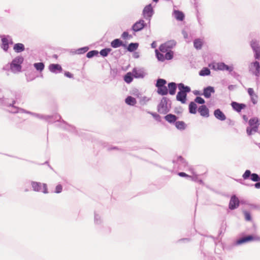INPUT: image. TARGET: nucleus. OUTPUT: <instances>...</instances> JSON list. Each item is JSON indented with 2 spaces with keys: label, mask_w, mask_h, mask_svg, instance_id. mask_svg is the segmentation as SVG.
Instances as JSON below:
<instances>
[{
  "label": "nucleus",
  "mask_w": 260,
  "mask_h": 260,
  "mask_svg": "<svg viewBox=\"0 0 260 260\" xmlns=\"http://www.w3.org/2000/svg\"><path fill=\"white\" fill-rule=\"evenodd\" d=\"M148 113L151 115L156 121H157L158 122H161V116L157 113L152 112H148Z\"/></svg>",
  "instance_id": "obj_46"
},
{
  "label": "nucleus",
  "mask_w": 260,
  "mask_h": 260,
  "mask_svg": "<svg viewBox=\"0 0 260 260\" xmlns=\"http://www.w3.org/2000/svg\"><path fill=\"white\" fill-rule=\"evenodd\" d=\"M177 87L178 88V84H177L174 82L168 83L167 94L169 93L170 95H175L176 92Z\"/></svg>",
  "instance_id": "obj_22"
},
{
  "label": "nucleus",
  "mask_w": 260,
  "mask_h": 260,
  "mask_svg": "<svg viewBox=\"0 0 260 260\" xmlns=\"http://www.w3.org/2000/svg\"><path fill=\"white\" fill-rule=\"evenodd\" d=\"M199 74L200 76H207L210 75L211 71L208 68L204 67L202 70L200 71Z\"/></svg>",
  "instance_id": "obj_38"
},
{
  "label": "nucleus",
  "mask_w": 260,
  "mask_h": 260,
  "mask_svg": "<svg viewBox=\"0 0 260 260\" xmlns=\"http://www.w3.org/2000/svg\"><path fill=\"white\" fill-rule=\"evenodd\" d=\"M226 229V223L224 221L222 222L220 225V229L218 231V235L220 236L223 234Z\"/></svg>",
  "instance_id": "obj_51"
},
{
  "label": "nucleus",
  "mask_w": 260,
  "mask_h": 260,
  "mask_svg": "<svg viewBox=\"0 0 260 260\" xmlns=\"http://www.w3.org/2000/svg\"><path fill=\"white\" fill-rule=\"evenodd\" d=\"M0 37L2 38V44L1 45V48L5 51H7L9 48V41H8L7 38H5V36H1Z\"/></svg>",
  "instance_id": "obj_31"
},
{
  "label": "nucleus",
  "mask_w": 260,
  "mask_h": 260,
  "mask_svg": "<svg viewBox=\"0 0 260 260\" xmlns=\"http://www.w3.org/2000/svg\"><path fill=\"white\" fill-rule=\"evenodd\" d=\"M198 111L203 117L207 118L209 116V110L205 105L199 106Z\"/></svg>",
  "instance_id": "obj_23"
},
{
  "label": "nucleus",
  "mask_w": 260,
  "mask_h": 260,
  "mask_svg": "<svg viewBox=\"0 0 260 260\" xmlns=\"http://www.w3.org/2000/svg\"><path fill=\"white\" fill-rule=\"evenodd\" d=\"M173 15L178 21H182L185 18V15L183 12L178 10H174Z\"/></svg>",
  "instance_id": "obj_28"
},
{
  "label": "nucleus",
  "mask_w": 260,
  "mask_h": 260,
  "mask_svg": "<svg viewBox=\"0 0 260 260\" xmlns=\"http://www.w3.org/2000/svg\"><path fill=\"white\" fill-rule=\"evenodd\" d=\"M238 181L241 184H243V185H245L246 186H254L255 188H257V189H259L260 188V181H258V182H255L256 183L254 184H246L245 183H244L241 179H239L238 180Z\"/></svg>",
  "instance_id": "obj_42"
},
{
  "label": "nucleus",
  "mask_w": 260,
  "mask_h": 260,
  "mask_svg": "<svg viewBox=\"0 0 260 260\" xmlns=\"http://www.w3.org/2000/svg\"><path fill=\"white\" fill-rule=\"evenodd\" d=\"M250 45L254 53V57L256 60H260V45L259 41L253 39L250 43Z\"/></svg>",
  "instance_id": "obj_9"
},
{
  "label": "nucleus",
  "mask_w": 260,
  "mask_h": 260,
  "mask_svg": "<svg viewBox=\"0 0 260 260\" xmlns=\"http://www.w3.org/2000/svg\"><path fill=\"white\" fill-rule=\"evenodd\" d=\"M249 126L246 127V133L248 136H251L254 133H258V127L260 125V119L257 117H253L248 120Z\"/></svg>",
  "instance_id": "obj_4"
},
{
  "label": "nucleus",
  "mask_w": 260,
  "mask_h": 260,
  "mask_svg": "<svg viewBox=\"0 0 260 260\" xmlns=\"http://www.w3.org/2000/svg\"><path fill=\"white\" fill-rule=\"evenodd\" d=\"M167 82L166 80L161 78H158L156 80L155 86L157 88V93L161 96L167 95L168 86H166Z\"/></svg>",
  "instance_id": "obj_6"
},
{
  "label": "nucleus",
  "mask_w": 260,
  "mask_h": 260,
  "mask_svg": "<svg viewBox=\"0 0 260 260\" xmlns=\"http://www.w3.org/2000/svg\"><path fill=\"white\" fill-rule=\"evenodd\" d=\"M249 72L256 77L255 81L257 84L259 82L260 77V63L257 60H255L250 63L249 66Z\"/></svg>",
  "instance_id": "obj_7"
},
{
  "label": "nucleus",
  "mask_w": 260,
  "mask_h": 260,
  "mask_svg": "<svg viewBox=\"0 0 260 260\" xmlns=\"http://www.w3.org/2000/svg\"><path fill=\"white\" fill-rule=\"evenodd\" d=\"M190 241V238H182V239H179L178 241V242H189Z\"/></svg>",
  "instance_id": "obj_64"
},
{
  "label": "nucleus",
  "mask_w": 260,
  "mask_h": 260,
  "mask_svg": "<svg viewBox=\"0 0 260 260\" xmlns=\"http://www.w3.org/2000/svg\"><path fill=\"white\" fill-rule=\"evenodd\" d=\"M129 34L127 31H124L121 35V38L124 40H128Z\"/></svg>",
  "instance_id": "obj_60"
},
{
  "label": "nucleus",
  "mask_w": 260,
  "mask_h": 260,
  "mask_svg": "<svg viewBox=\"0 0 260 260\" xmlns=\"http://www.w3.org/2000/svg\"><path fill=\"white\" fill-rule=\"evenodd\" d=\"M34 67L37 71L41 72L45 68V64L43 62H37L34 64Z\"/></svg>",
  "instance_id": "obj_41"
},
{
  "label": "nucleus",
  "mask_w": 260,
  "mask_h": 260,
  "mask_svg": "<svg viewBox=\"0 0 260 260\" xmlns=\"http://www.w3.org/2000/svg\"><path fill=\"white\" fill-rule=\"evenodd\" d=\"M31 185L33 190L35 191H42L44 193L48 192L47 185L45 183H41V182L32 181H31Z\"/></svg>",
  "instance_id": "obj_10"
},
{
  "label": "nucleus",
  "mask_w": 260,
  "mask_h": 260,
  "mask_svg": "<svg viewBox=\"0 0 260 260\" xmlns=\"http://www.w3.org/2000/svg\"><path fill=\"white\" fill-rule=\"evenodd\" d=\"M174 125L180 131L184 130L186 127V124L183 121H176Z\"/></svg>",
  "instance_id": "obj_36"
},
{
  "label": "nucleus",
  "mask_w": 260,
  "mask_h": 260,
  "mask_svg": "<svg viewBox=\"0 0 260 260\" xmlns=\"http://www.w3.org/2000/svg\"><path fill=\"white\" fill-rule=\"evenodd\" d=\"M139 46V43H131L128 45H126V44H124V48H125L127 51L129 52H133L136 51Z\"/></svg>",
  "instance_id": "obj_29"
},
{
  "label": "nucleus",
  "mask_w": 260,
  "mask_h": 260,
  "mask_svg": "<svg viewBox=\"0 0 260 260\" xmlns=\"http://www.w3.org/2000/svg\"><path fill=\"white\" fill-rule=\"evenodd\" d=\"M159 50L161 53H166V52L170 50L168 48H167V46L165 43L161 44L159 47Z\"/></svg>",
  "instance_id": "obj_54"
},
{
  "label": "nucleus",
  "mask_w": 260,
  "mask_h": 260,
  "mask_svg": "<svg viewBox=\"0 0 260 260\" xmlns=\"http://www.w3.org/2000/svg\"><path fill=\"white\" fill-rule=\"evenodd\" d=\"M188 110L190 114H195L197 112L198 106L194 102H190L188 105Z\"/></svg>",
  "instance_id": "obj_33"
},
{
  "label": "nucleus",
  "mask_w": 260,
  "mask_h": 260,
  "mask_svg": "<svg viewBox=\"0 0 260 260\" xmlns=\"http://www.w3.org/2000/svg\"><path fill=\"white\" fill-rule=\"evenodd\" d=\"M58 126L65 130L73 133L77 135H79L78 131L74 126L68 124L63 120H61L59 121Z\"/></svg>",
  "instance_id": "obj_15"
},
{
  "label": "nucleus",
  "mask_w": 260,
  "mask_h": 260,
  "mask_svg": "<svg viewBox=\"0 0 260 260\" xmlns=\"http://www.w3.org/2000/svg\"><path fill=\"white\" fill-rule=\"evenodd\" d=\"M245 219L246 221H250L252 220V216L249 211L244 210L243 211Z\"/></svg>",
  "instance_id": "obj_52"
},
{
  "label": "nucleus",
  "mask_w": 260,
  "mask_h": 260,
  "mask_svg": "<svg viewBox=\"0 0 260 260\" xmlns=\"http://www.w3.org/2000/svg\"><path fill=\"white\" fill-rule=\"evenodd\" d=\"M99 229L101 232L103 233H109L111 232V229L109 226L104 227V224L101 223L100 219H99Z\"/></svg>",
  "instance_id": "obj_37"
},
{
  "label": "nucleus",
  "mask_w": 260,
  "mask_h": 260,
  "mask_svg": "<svg viewBox=\"0 0 260 260\" xmlns=\"http://www.w3.org/2000/svg\"><path fill=\"white\" fill-rule=\"evenodd\" d=\"M212 69L215 70H219V71H227L229 72H232L234 70V67L233 65L229 66L223 62H219L217 63V68H215V66L213 65L212 67Z\"/></svg>",
  "instance_id": "obj_16"
},
{
  "label": "nucleus",
  "mask_w": 260,
  "mask_h": 260,
  "mask_svg": "<svg viewBox=\"0 0 260 260\" xmlns=\"http://www.w3.org/2000/svg\"><path fill=\"white\" fill-rule=\"evenodd\" d=\"M175 167H177L179 170H184L188 167V162L182 156H178L172 160Z\"/></svg>",
  "instance_id": "obj_8"
},
{
  "label": "nucleus",
  "mask_w": 260,
  "mask_h": 260,
  "mask_svg": "<svg viewBox=\"0 0 260 260\" xmlns=\"http://www.w3.org/2000/svg\"><path fill=\"white\" fill-rule=\"evenodd\" d=\"M134 78V75L133 72H127L126 74L123 76V80L127 84H130L133 81Z\"/></svg>",
  "instance_id": "obj_32"
},
{
  "label": "nucleus",
  "mask_w": 260,
  "mask_h": 260,
  "mask_svg": "<svg viewBox=\"0 0 260 260\" xmlns=\"http://www.w3.org/2000/svg\"><path fill=\"white\" fill-rule=\"evenodd\" d=\"M15 103H16V101L15 100H14L13 101L12 104H10L9 105V107H12V108H13L12 110H11V112L12 113H17L20 112V113H27V114H29V111H27V110H25L24 109L20 108L14 106V105Z\"/></svg>",
  "instance_id": "obj_25"
},
{
  "label": "nucleus",
  "mask_w": 260,
  "mask_h": 260,
  "mask_svg": "<svg viewBox=\"0 0 260 260\" xmlns=\"http://www.w3.org/2000/svg\"><path fill=\"white\" fill-rule=\"evenodd\" d=\"M146 26L147 23L143 19H140L132 25L131 29L134 32H138L142 30Z\"/></svg>",
  "instance_id": "obj_14"
},
{
  "label": "nucleus",
  "mask_w": 260,
  "mask_h": 260,
  "mask_svg": "<svg viewBox=\"0 0 260 260\" xmlns=\"http://www.w3.org/2000/svg\"><path fill=\"white\" fill-rule=\"evenodd\" d=\"M124 43L120 39H115L111 42V46L113 48H117L119 47H124Z\"/></svg>",
  "instance_id": "obj_30"
},
{
  "label": "nucleus",
  "mask_w": 260,
  "mask_h": 260,
  "mask_svg": "<svg viewBox=\"0 0 260 260\" xmlns=\"http://www.w3.org/2000/svg\"><path fill=\"white\" fill-rule=\"evenodd\" d=\"M190 180L198 182L200 184H204V182L201 179H199L197 175L191 176Z\"/></svg>",
  "instance_id": "obj_48"
},
{
  "label": "nucleus",
  "mask_w": 260,
  "mask_h": 260,
  "mask_svg": "<svg viewBox=\"0 0 260 260\" xmlns=\"http://www.w3.org/2000/svg\"><path fill=\"white\" fill-rule=\"evenodd\" d=\"M62 187L61 184H58L55 187V192L56 193H59L62 191Z\"/></svg>",
  "instance_id": "obj_58"
},
{
  "label": "nucleus",
  "mask_w": 260,
  "mask_h": 260,
  "mask_svg": "<svg viewBox=\"0 0 260 260\" xmlns=\"http://www.w3.org/2000/svg\"><path fill=\"white\" fill-rule=\"evenodd\" d=\"M172 108V101L166 96H163L157 106V111L161 114H167Z\"/></svg>",
  "instance_id": "obj_2"
},
{
  "label": "nucleus",
  "mask_w": 260,
  "mask_h": 260,
  "mask_svg": "<svg viewBox=\"0 0 260 260\" xmlns=\"http://www.w3.org/2000/svg\"><path fill=\"white\" fill-rule=\"evenodd\" d=\"M226 123L231 126H233L235 124V121L230 118L226 119Z\"/></svg>",
  "instance_id": "obj_62"
},
{
  "label": "nucleus",
  "mask_w": 260,
  "mask_h": 260,
  "mask_svg": "<svg viewBox=\"0 0 260 260\" xmlns=\"http://www.w3.org/2000/svg\"><path fill=\"white\" fill-rule=\"evenodd\" d=\"M231 106L233 109L238 113H240L241 111L246 107V104L244 103H239L237 102H232Z\"/></svg>",
  "instance_id": "obj_21"
},
{
  "label": "nucleus",
  "mask_w": 260,
  "mask_h": 260,
  "mask_svg": "<svg viewBox=\"0 0 260 260\" xmlns=\"http://www.w3.org/2000/svg\"><path fill=\"white\" fill-rule=\"evenodd\" d=\"M240 205V201L238 198L235 195L233 194L231 196L229 204V208L231 210H234L238 208Z\"/></svg>",
  "instance_id": "obj_17"
},
{
  "label": "nucleus",
  "mask_w": 260,
  "mask_h": 260,
  "mask_svg": "<svg viewBox=\"0 0 260 260\" xmlns=\"http://www.w3.org/2000/svg\"><path fill=\"white\" fill-rule=\"evenodd\" d=\"M132 72L134 75V78L136 79H142L144 78L145 76L147 75L143 69H137V68H134L132 70Z\"/></svg>",
  "instance_id": "obj_18"
},
{
  "label": "nucleus",
  "mask_w": 260,
  "mask_h": 260,
  "mask_svg": "<svg viewBox=\"0 0 260 260\" xmlns=\"http://www.w3.org/2000/svg\"><path fill=\"white\" fill-rule=\"evenodd\" d=\"M250 101L252 104L255 105L257 103L258 95L256 94H254L253 96H250Z\"/></svg>",
  "instance_id": "obj_55"
},
{
  "label": "nucleus",
  "mask_w": 260,
  "mask_h": 260,
  "mask_svg": "<svg viewBox=\"0 0 260 260\" xmlns=\"http://www.w3.org/2000/svg\"><path fill=\"white\" fill-rule=\"evenodd\" d=\"M64 75L66 77L69 78H73V75L68 71H66L64 73Z\"/></svg>",
  "instance_id": "obj_63"
},
{
  "label": "nucleus",
  "mask_w": 260,
  "mask_h": 260,
  "mask_svg": "<svg viewBox=\"0 0 260 260\" xmlns=\"http://www.w3.org/2000/svg\"><path fill=\"white\" fill-rule=\"evenodd\" d=\"M247 92L250 96H253L255 94L252 88H248L247 89Z\"/></svg>",
  "instance_id": "obj_61"
},
{
  "label": "nucleus",
  "mask_w": 260,
  "mask_h": 260,
  "mask_svg": "<svg viewBox=\"0 0 260 260\" xmlns=\"http://www.w3.org/2000/svg\"><path fill=\"white\" fill-rule=\"evenodd\" d=\"M13 49L16 53H20L25 50V46L22 43H16L14 45Z\"/></svg>",
  "instance_id": "obj_34"
},
{
  "label": "nucleus",
  "mask_w": 260,
  "mask_h": 260,
  "mask_svg": "<svg viewBox=\"0 0 260 260\" xmlns=\"http://www.w3.org/2000/svg\"><path fill=\"white\" fill-rule=\"evenodd\" d=\"M155 56L157 60L160 61H164L165 60V55L161 52H159L157 50H155Z\"/></svg>",
  "instance_id": "obj_44"
},
{
  "label": "nucleus",
  "mask_w": 260,
  "mask_h": 260,
  "mask_svg": "<svg viewBox=\"0 0 260 260\" xmlns=\"http://www.w3.org/2000/svg\"><path fill=\"white\" fill-rule=\"evenodd\" d=\"M174 52L172 50H169L165 54V60H171L173 58Z\"/></svg>",
  "instance_id": "obj_47"
},
{
  "label": "nucleus",
  "mask_w": 260,
  "mask_h": 260,
  "mask_svg": "<svg viewBox=\"0 0 260 260\" xmlns=\"http://www.w3.org/2000/svg\"><path fill=\"white\" fill-rule=\"evenodd\" d=\"M24 61V58L22 56H18L13 59L12 62L3 68L4 70H7L10 68L13 72H20L21 71V64Z\"/></svg>",
  "instance_id": "obj_5"
},
{
  "label": "nucleus",
  "mask_w": 260,
  "mask_h": 260,
  "mask_svg": "<svg viewBox=\"0 0 260 260\" xmlns=\"http://www.w3.org/2000/svg\"><path fill=\"white\" fill-rule=\"evenodd\" d=\"M154 13V10L152 7L151 4H149L146 5L144 7L142 11V15L144 18L146 20H148L149 23L151 18L153 15Z\"/></svg>",
  "instance_id": "obj_11"
},
{
  "label": "nucleus",
  "mask_w": 260,
  "mask_h": 260,
  "mask_svg": "<svg viewBox=\"0 0 260 260\" xmlns=\"http://www.w3.org/2000/svg\"><path fill=\"white\" fill-rule=\"evenodd\" d=\"M89 48L88 46H85L78 48L77 49H70V52L73 54H83L88 51Z\"/></svg>",
  "instance_id": "obj_26"
},
{
  "label": "nucleus",
  "mask_w": 260,
  "mask_h": 260,
  "mask_svg": "<svg viewBox=\"0 0 260 260\" xmlns=\"http://www.w3.org/2000/svg\"><path fill=\"white\" fill-rule=\"evenodd\" d=\"M229 73L235 79H236L237 81H238L241 84L242 82L241 80V76L240 74H239L238 73L236 72L235 71H234L233 70L229 72Z\"/></svg>",
  "instance_id": "obj_45"
},
{
  "label": "nucleus",
  "mask_w": 260,
  "mask_h": 260,
  "mask_svg": "<svg viewBox=\"0 0 260 260\" xmlns=\"http://www.w3.org/2000/svg\"><path fill=\"white\" fill-rule=\"evenodd\" d=\"M179 118L178 116L173 114H167L164 117V119L170 124H174L175 123L177 119Z\"/></svg>",
  "instance_id": "obj_27"
},
{
  "label": "nucleus",
  "mask_w": 260,
  "mask_h": 260,
  "mask_svg": "<svg viewBox=\"0 0 260 260\" xmlns=\"http://www.w3.org/2000/svg\"><path fill=\"white\" fill-rule=\"evenodd\" d=\"M203 92L202 95H204L206 99H210L211 97L212 94L215 93L214 87L211 86H208L203 88Z\"/></svg>",
  "instance_id": "obj_19"
},
{
  "label": "nucleus",
  "mask_w": 260,
  "mask_h": 260,
  "mask_svg": "<svg viewBox=\"0 0 260 260\" xmlns=\"http://www.w3.org/2000/svg\"><path fill=\"white\" fill-rule=\"evenodd\" d=\"M177 175L181 177L186 178L187 179H190V178H191L190 175H189L187 174L186 173L183 172H178Z\"/></svg>",
  "instance_id": "obj_56"
},
{
  "label": "nucleus",
  "mask_w": 260,
  "mask_h": 260,
  "mask_svg": "<svg viewBox=\"0 0 260 260\" xmlns=\"http://www.w3.org/2000/svg\"><path fill=\"white\" fill-rule=\"evenodd\" d=\"M48 69L52 73L58 74L62 72V68L59 64L51 63L48 67Z\"/></svg>",
  "instance_id": "obj_20"
},
{
  "label": "nucleus",
  "mask_w": 260,
  "mask_h": 260,
  "mask_svg": "<svg viewBox=\"0 0 260 260\" xmlns=\"http://www.w3.org/2000/svg\"><path fill=\"white\" fill-rule=\"evenodd\" d=\"M123 54V53L120 50H116L111 53V55H113L116 59L119 58Z\"/></svg>",
  "instance_id": "obj_49"
},
{
  "label": "nucleus",
  "mask_w": 260,
  "mask_h": 260,
  "mask_svg": "<svg viewBox=\"0 0 260 260\" xmlns=\"http://www.w3.org/2000/svg\"><path fill=\"white\" fill-rule=\"evenodd\" d=\"M194 102H195V103H198L199 104H201L202 105H203L205 103V101L202 97L199 96H197L195 98Z\"/></svg>",
  "instance_id": "obj_53"
},
{
  "label": "nucleus",
  "mask_w": 260,
  "mask_h": 260,
  "mask_svg": "<svg viewBox=\"0 0 260 260\" xmlns=\"http://www.w3.org/2000/svg\"><path fill=\"white\" fill-rule=\"evenodd\" d=\"M112 49L110 48H105L99 52V54H100V55L103 57H105L109 55Z\"/></svg>",
  "instance_id": "obj_40"
},
{
  "label": "nucleus",
  "mask_w": 260,
  "mask_h": 260,
  "mask_svg": "<svg viewBox=\"0 0 260 260\" xmlns=\"http://www.w3.org/2000/svg\"><path fill=\"white\" fill-rule=\"evenodd\" d=\"M149 99H147L146 96L142 97L140 99V103L141 105H144L147 101H148Z\"/></svg>",
  "instance_id": "obj_59"
},
{
  "label": "nucleus",
  "mask_w": 260,
  "mask_h": 260,
  "mask_svg": "<svg viewBox=\"0 0 260 260\" xmlns=\"http://www.w3.org/2000/svg\"><path fill=\"white\" fill-rule=\"evenodd\" d=\"M255 241H260V237L255 235H245L242 233V236L234 241L232 246H237Z\"/></svg>",
  "instance_id": "obj_3"
},
{
  "label": "nucleus",
  "mask_w": 260,
  "mask_h": 260,
  "mask_svg": "<svg viewBox=\"0 0 260 260\" xmlns=\"http://www.w3.org/2000/svg\"><path fill=\"white\" fill-rule=\"evenodd\" d=\"M29 114H30L35 117H36L40 119H45L47 121H49L50 119H54L56 121H59L61 120V116L59 115H56L55 116H49V115H43L40 114L34 113L29 111Z\"/></svg>",
  "instance_id": "obj_13"
},
{
  "label": "nucleus",
  "mask_w": 260,
  "mask_h": 260,
  "mask_svg": "<svg viewBox=\"0 0 260 260\" xmlns=\"http://www.w3.org/2000/svg\"><path fill=\"white\" fill-rule=\"evenodd\" d=\"M174 112L177 114H180L182 113V108L181 106L175 107Z\"/></svg>",
  "instance_id": "obj_57"
},
{
  "label": "nucleus",
  "mask_w": 260,
  "mask_h": 260,
  "mask_svg": "<svg viewBox=\"0 0 260 260\" xmlns=\"http://www.w3.org/2000/svg\"><path fill=\"white\" fill-rule=\"evenodd\" d=\"M98 56V50H91L89 51L86 54V57L88 58H91L93 56Z\"/></svg>",
  "instance_id": "obj_50"
},
{
  "label": "nucleus",
  "mask_w": 260,
  "mask_h": 260,
  "mask_svg": "<svg viewBox=\"0 0 260 260\" xmlns=\"http://www.w3.org/2000/svg\"><path fill=\"white\" fill-rule=\"evenodd\" d=\"M244 180L250 179L253 182H258L260 181V176L256 173H252L250 170H246L242 175Z\"/></svg>",
  "instance_id": "obj_12"
},
{
  "label": "nucleus",
  "mask_w": 260,
  "mask_h": 260,
  "mask_svg": "<svg viewBox=\"0 0 260 260\" xmlns=\"http://www.w3.org/2000/svg\"><path fill=\"white\" fill-rule=\"evenodd\" d=\"M125 102L127 105L131 106H135L137 103L136 99L130 95L127 96L125 98Z\"/></svg>",
  "instance_id": "obj_35"
},
{
  "label": "nucleus",
  "mask_w": 260,
  "mask_h": 260,
  "mask_svg": "<svg viewBox=\"0 0 260 260\" xmlns=\"http://www.w3.org/2000/svg\"><path fill=\"white\" fill-rule=\"evenodd\" d=\"M203 45V43L200 39H196L193 41V46L197 50L201 49Z\"/></svg>",
  "instance_id": "obj_39"
},
{
  "label": "nucleus",
  "mask_w": 260,
  "mask_h": 260,
  "mask_svg": "<svg viewBox=\"0 0 260 260\" xmlns=\"http://www.w3.org/2000/svg\"><path fill=\"white\" fill-rule=\"evenodd\" d=\"M213 114L215 117L219 120L224 121L226 119L225 115L220 109H215Z\"/></svg>",
  "instance_id": "obj_24"
},
{
  "label": "nucleus",
  "mask_w": 260,
  "mask_h": 260,
  "mask_svg": "<svg viewBox=\"0 0 260 260\" xmlns=\"http://www.w3.org/2000/svg\"><path fill=\"white\" fill-rule=\"evenodd\" d=\"M167 46V48L171 50L176 45V42L174 40L168 41L165 43Z\"/></svg>",
  "instance_id": "obj_43"
},
{
  "label": "nucleus",
  "mask_w": 260,
  "mask_h": 260,
  "mask_svg": "<svg viewBox=\"0 0 260 260\" xmlns=\"http://www.w3.org/2000/svg\"><path fill=\"white\" fill-rule=\"evenodd\" d=\"M179 91L176 95V100L182 104H185L187 100V93L191 91L189 86L184 85L183 83H178Z\"/></svg>",
  "instance_id": "obj_1"
}]
</instances>
